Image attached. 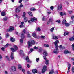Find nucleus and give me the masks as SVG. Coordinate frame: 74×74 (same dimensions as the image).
Returning a JSON list of instances; mask_svg holds the SVG:
<instances>
[{
    "mask_svg": "<svg viewBox=\"0 0 74 74\" xmlns=\"http://www.w3.org/2000/svg\"><path fill=\"white\" fill-rule=\"evenodd\" d=\"M69 34V32H65L64 34V36H66Z\"/></svg>",
    "mask_w": 74,
    "mask_h": 74,
    "instance_id": "32",
    "label": "nucleus"
},
{
    "mask_svg": "<svg viewBox=\"0 0 74 74\" xmlns=\"http://www.w3.org/2000/svg\"><path fill=\"white\" fill-rule=\"evenodd\" d=\"M58 10H62V5L61 4H60L58 7Z\"/></svg>",
    "mask_w": 74,
    "mask_h": 74,
    "instance_id": "6",
    "label": "nucleus"
},
{
    "mask_svg": "<svg viewBox=\"0 0 74 74\" xmlns=\"http://www.w3.org/2000/svg\"><path fill=\"white\" fill-rule=\"evenodd\" d=\"M36 30L38 31V32H40V31L41 30V29L40 28V27H36Z\"/></svg>",
    "mask_w": 74,
    "mask_h": 74,
    "instance_id": "13",
    "label": "nucleus"
},
{
    "mask_svg": "<svg viewBox=\"0 0 74 74\" xmlns=\"http://www.w3.org/2000/svg\"><path fill=\"white\" fill-rule=\"evenodd\" d=\"M32 44H31V43H30V42H28V48H30Z\"/></svg>",
    "mask_w": 74,
    "mask_h": 74,
    "instance_id": "17",
    "label": "nucleus"
},
{
    "mask_svg": "<svg viewBox=\"0 0 74 74\" xmlns=\"http://www.w3.org/2000/svg\"><path fill=\"white\" fill-rule=\"evenodd\" d=\"M18 69H19V70H21V69H22V66H21V65H18Z\"/></svg>",
    "mask_w": 74,
    "mask_h": 74,
    "instance_id": "28",
    "label": "nucleus"
},
{
    "mask_svg": "<svg viewBox=\"0 0 74 74\" xmlns=\"http://www.w3.org/2000/svg\"><path fill=\"white\" fill-rule=\"evenodd\" d=\"M11 70L13 72L16 71V67L14 66H12L11 67Z\"/></svg>",
    "mask_w": 74,
    "mask_h": 74,
    "instance_id": "7",
    "label": "nucleus"
},
{
    "mask_svg": "<svg viewBox=\"0 0 74 74\" xmlns=\"http://www.w3.org/2000/svg\"><path fill=\"white\" fill-rule=\"evenodd\" d=\"M35 10L36 9H35V8H31L30 9V10L31 11H35Z\"/></svg>",
    "mask_w": 74,
    "mask_h": 74,
    "instance_id": "34",
    "label": "nucleus"
},
{
    "mask_svg": "<svg viewBox=\"0 0 74 74\" xmlns=\"http://www.w3.org/2000/svg\"><path fill=\"white\" fill-rule=\"evenodd\" d=\"M45 18H46V17L45 16H44L42 19V21H44V19H45Z\"/></svg>",
    "mask_w": 74,
    "mask_h": 74,
    "instance_id": "59",
    "label": "nucleus"
},
{
    "mask_svg": "<svg viewBox=\"0 0 74 74\" xmlns=\"http://www.w3.org/2000/svg\"><path fill=\"white\" fill-rule=\"evenodd\" d=\"M28 14L31 16H33V14H32V12H28Z\"/></svg>",
    "mask_w": 74,
    "mask_h": 74,
    "instance_id": "26",
    "label": "nucleus"
},
{
    "mask_svg": "<svg viewBox=\"0 0 74 74\" xmlns=\"http://www.w3.org/2000/svg\"><path fill=\"white\" fill-rule=\"evenodd\" d=\"M41 38H42L43 39H44L45 38V36H43L42 35L41 36Z\"/></svg>",
    "mask_w": 74,
    "mask_h": 74,
    "instance_id": "42",
    "label": "nucleus"
},
{
    "mask_svg": "<svg viewBox=\"0 0 74 74\" xmlns=\"http://www.w3.org/2000/svg\"><path fill=\"white\" fill-rule=\"evenodd\" d=\"M23 18H24V21L25 22H26L27 21V18L25 17Z\"/></svg>",
    "mask_w": 74,
    "mask_h": 74,
    "instance_id": "30",
    "label": "nucleus"
},
{
    "mask_svg": "<svg viewBox=\"0 0 74 74\" xmlns=\"http://www.w3.org/2000/svg\"><path fill=\"white\" fill-rule=\"evenodd\" d=\"M5 57L6 58H7L8 60L9 61H10V58H8V56H6Z\"/></svg>",
    "mask_w": 74,
    "mask_h": 74,
    "instance_id": "47",
    "label": "nucleus"
},
{
    "mask_svg": "<svg viewBox=\"0 0 74 74\" xmlns=\"http://www.w3.org/2000/svg\"><path fill=\"white\" fill-rule=\"evenodd\" d=\"M20 42H21V43H23V39H21L20 40Z\"/></svg>",
    "mask_w": 74,
    "mask_h": 74,
    "instance_id": "46",
    "label": "nucleus"
},
{
    "mask_svg": "<svg viewBox=\"0 0 74 74\" xmlns=\"http://www.w3.org/2000/svg\"><path fill=\"white\" fill-rule=\"evenodd\" d=\"M72 71L73 73H74V67L72 68Z\"/></svg>",
    "mask_w": 74,
    "mask_h": 74,
    "instance_id": "48",
    "label": "nucleus"
},
{
    "mask_svg": "<svg viewBox=\"0 0 74 74\" xmlns=\"http://www.w3.org/2000/svg\"><path fill=\"white\" fill-rule=\"evenodd\" d=\"M5 12H1V15L2 16H5Z\"/></svg>",
    "mask_w": 74,
    "mask_h": 74,
    "instance_id": "24",
    "label": "nucleus"
},
{
    "mask_svg": "<svg viewBox=\"0 0 74 74\" xmlns=\"http://www.w3.org/2000/svg\"><path fill=\"white\" fill-rule=\"evenodd\" d=\"M10 40L12 42H14L15 41V38H11V39H10Z\"/></svg>",
    "mask_w": 74,
    "mask_h": 74,
    "instance_id": "21",
    "label": "nucleus"
},
{
    "mask_svg": "<svg viewBox=\"0 0 74 74\" xmlns=\"http://www.w3.org/2000/svg\"><path fill=\"white\" fill-rule=\"evenodd\" d=\"M45 61H45L46 64L47 65L48 64H49V60H46Z\"/></svg>",
    "mask_w": 74,
    "mask_h": 74,
    "instance_id": "27",
    "label": "nucleus"
},
{
    "mask_svg": "<svg viewBox=\"0 0 74 74\" xmlns=\"http://www.w3.org/2000/svg\"><path fill=\"white\" fill-rule=\"evenodd\" d=\"M54 28H55V27H53L52 28H51L50 30L51 32H53V31L54 30Z\"/></svg>",
    "mask_w": 74,
    "mask_h": 74,
    "instance_id": "39",
    "label": "nucleus"
},
{
    "mask_svg": "<svg viewBox=\"0 0 74 74\" xmlns=\"http://www.w3.org/2000/svg\"><path fill=\"white\" fill-rule=\"evenodd\" d=\"M56 22H58L59 23H60V20H57L56 21Z\"/></svg>",
    "mask_w": 74,
    "mask_h": 74,
    "instance_id": "49",
    "label": "nucleus"
},
{
    "mask_svg": "<svg viewBox=\"0 0 74 74\" xmlns=\"http://www.w3.org/2000/svg\"><path fill=\"white\" fill-rule=\"evenodd\" d=\"M9 37V34L8 33H7L6 34V38H8Z\"/></svg>",
    "mask_w": 74,
    "mask_h": 74,
    "instance_id": "35",
    "label": "nucleus"
},
{
    "mask_svg": "<svg viewBox=\"0 0 74 74\" xmlns=\"http://www.w3.org/2000/svg\"><path fill=\"white\" fill-rule=\"evenodd\" d=\"M72 46V49L73 51H74V44H73Z\"/></svg>",
    "mask_w": 74,
    "mask_h": 74,
    "instance_id": "40",
    "label": "nucleus"
},
{
    "mask_svg": "<svg viewBox=\"0 0 74 74\" xmlns=\"http://www.w3.org/2000/svg\"><path fill=\"white\" fill-rule=\"evenodd\" d=\"M8 45H9V44L8 43H7L6 45L5 46V47L6 48V47H7L8 46Z\"/></svg>",
    "mask_w": 74,
    "mask_h": 74,
    "instance_id": "54",
    "label": "nucleus"
},
{
    "mask_svg": "<svg viewBox=\"0 0 74 74\" xmlns=\"http://www.w3.org/2000/svg\"><path fill=\"white\" fill-rule=\"evenodd\" d=\"M33 51H34V49L33 48H31L30 49V51L31 52H33Z\"/></svg>",
    "mask_w": 74,
    "mask_h": 74,
    "instance_id": "53",
    "label": "nucleus"
},
{
    "mask_svg": "<svg viewBox=\"0 0 74 74\" xmlns=\"http://www.w3.org/2000/svg\"><path fill=\"white\" fill-rule=\"evenodd\" d=\"M67 23V21L65 19H64L62 21V25H64L66 24V23Z\"/></svg>",
    "mask_w": 74,
    "mask_h": 74,
    "instance_id": "12",
    "label": "nucleus"
},
{
    "mask_svg": "<svg viewBox=\"0 0 74 74\" xmlns=\"http://www.w3.org/2000/svg\"><path fill=\"white\" fill-rule=\"evenodd\" d=\"M32 72L34 73V74H35L37 73V71L36 69H33L32 71Z\"/></svg>",
    "mask_w": 74,
    "mask_h": 74,
    "instance_id": "16",
    "label": "nucleus"
},
{
    "mask_svg": "<svg viewBox=\"0 0 74 74\" xmlns=\"http://www.w3.org/2000/svg\"><path fill=\"white\" fill-rule=\"evenodd\" d=\"M14 30V27L12 26H10V29H8L7 30L8 32H12Z\"/></svg>",
    "mask_w": 74,
    "mask_h": 74,
    "instance_id": "5",
    "label": "nucleus"
},
{
    "mask_svg": "<svg viewBox=\"0 0 74 74\" xmlns=\"http://www.w3.org/2000/svg\"><path fill=\"white\" fill-rule=\"evenodd\" d=\"M43 54L45 56H47L48 55V53H47V52L46 51H45L44 52Z\"/></svg>",
    "mask_w": 74,
    "mask_h": 74,
    "instance_id": "25",
    "label": "nucleus"
},
{
    "mask_svg": "<svg viewBox=\"0 0 74 74\" xmlns=\"http://www.w3.org/2000/svg\"><path fill=\"white\" fill-rule=\"evenodd\" d=\"M26 60H27L28 63H29V62H30V59H29V58L28 56H27V57Z\"/></svg>",
    "mask_w": 74,
    "mask_h": 74,
    "instance_id": "15",
    "label": "nucleus"
},
{
    "mask_svg": "<svg viewBox=\"0 0 74 74\" xmlns=\"http://www.w3.org/2000/svg\"><path fill=\"white\" fill-rule=\"evenodd\" d=\"M23 1V0H20L19 1L18 3H20V4H21V3H22V2Z\"/></svg>",
    "mask_w": 74,
    "mask_h": 74,
    "instance_id": "43",
    "label": "nucleus"
},
{
    "mask_svg": "<svg viewBox=\"0 0 74 74\" xmlns=\"http://www.w3.org/2000/svg\"><path fill=\"white\" fill-rule=\"evenodd\" d=\"M69 14H72V13H73V11H69Z\"/></svg>",
    "mask_w": 74,
    "mask_h": 74,
    "instance_id": "57",
    "label": "nucleus"
},
{
    "mask_svg": "<svg viewBox=\"0 0 74 74\" xmlns=\"http://www.w3.org/2000/svg\"><path fill=\"white\" fill-rule=\"evenodd\" d=\"M68 66L69 67H68V71H67V73L68 74H69V73H70V68L71 66V64H68Z\"/></svg>",
    "mask_w": 74,
    "mask_h": 74,
    "instance_id": "8",
    "label": "nucleus"
},
{
    "mask_svg": "<svg viewBox=\"0 0 74 74\" xmlns=\"http://www.w3.org/2000/svg\"><path fill=\"white\" fill-rule=\"evenodd\" d=\"M52 19L50 18L49 19V21L47 22V24L49 25V23H50V22H52Z\"/></svg>",
    "mask_w": 74,
    "mask_h": 74,
    "instance_id": "18",
    "label": "nucleus"
},
{
    "mask_svg": "<svg viewBox=\"0 0 74 74\" xmlns=\"http://www.w3.org/2000/svg\"><path fill=\"white\" fill-rule=\"evenodd\" d=\"M54 7L53 6L50 7V9L51 10H53Z\"/></svg>",
    "mask_w": 74,
    "mask_h": 74,
    "instance_id": "50",
    "label": "nucleus"
},
{
    "mask_svg": "<svg viewBox=\"0 0 74 74\" xmlns=\"http://www.w3.org/2000/svg\"><path fill=\"white\" fill-rule=\"evenodd\" d=\"M21 36L22 38H25V35H24V34L23 33H22L21 34Z\"/></svg>",
    "mask_w": 74,
    "mask_h": 74,
    "instance_id": "22",
    "label": "nucleus"
},
{
    "mask_svg": "<svg viewBox=\"0 0 74 74\" xmlns=\"http://www.w3.org/2000/svg\"><path fill=\"white\" fill-rule=\"evenodd\" d=\"M36 60L37 62H38L39 61V58H37Z\"/></svg>",
    "mask_w": 74,
    "mask_h": 74,
    "instance_id": "52",
    "label": "nucleus"
},
{
    "mask_svg": "<svg viewBox=\"0 0 74 74\" xmlns=\"http://www.w3.org/2000/svg\"><path fill=\"white\" fill-rule=\"evenodd\" d=\"M71 52L68 51V50H65L64 51V54H67V53H70Z\"/></svg>",
    "mask_w": 74,
    "mask_h": 74,
    "instance_id": "11",
    "label": "nucleus"
},
{
    "mask_svg": "<svg viewBox=\"0 0 74 74\" xmlns=\"http://www.w3.org/2000/svg\"><path fill=\"white\" fill-rule=\"evenodd\" d=\"M52 36L53 38L54 39V40H58V37L57 36H56L55 35L53 34Z\"/></svg>",
    "mask_w": 74,
    "mask_h": 74,
    "instance_id": "10",
    "label": "nucleus"
},
{
    "mask_svg": "<svg viewBox=\"0 0 74 74\" xmlns=\"http://www.w3.org/2000/svg\"><path fill=\"white\" fill-rule=\"evenodd\" d=\"M45 60H47V58L45 56H43Z\"/></svg>",
    "mask_w": 74,
    "mask_h": 74,
    "instance_id": "55",
    "label": "nucleus"
},
{
    "mask_svg": "<svg viewBox=\"0 0 74 74\" xmlns=\"http://www.w3.org/2000/svg\"><path fill=\"white\" fill-rule=\"evenodd\" d=\"M60 14L61 16H63L64 15L63 13L62 12L60 13Z\"/></svg>",
    "mask_w": 74,
    "mask_h": 74,
    "instance_id": "51",
    "label": "nucleus"
},
{
    "mask_svg": "<svg viewBox=\"0 0 74 74\" xmlns=\"http://www.w3.org/2000/svg\"><path fill=\"white\" fill-rule=\"evenodd\" d=\"M19 27H20V28H22L23 27H25V26L23 25H20L19 26Z\"/></svg>",
    "mask_w": 74,
    "mask_h": 74,
    "instance_id": "36",
    "label": "nucleus"
},
{
    "mask_svg": "<svg viewBox=\"0 0 74 74\" xmlns=\"http://www.w3.org/2000/svg\"><path fill=\"white\" fill-rule=\"evenodd\" d=\"M65 25V26L68 27L70 26V24L68 23H66L65 24H64Z\"/></svg>",
    "mask_w": 74,
    "mask_h": 74,
    "instance_id": "29",
    "label": "nucleus"
},
{
    "mask_svg": "<svg viewBox=\"0 0 74 74\" xmlns=\"http://www.w3.org/2000/svg\"><path fill=\"white\" fill-rule=\"evenodd\" d=\"M47 71V66L45 65L44 66L43 69L42 70V73H44L45 71Z\"/></svg>",
    "mask_w": 74,
    "mask_h": 74,
    "instance_id": "4",
    "label": "nucleus"
},
{
    "mask_svg": "<svg viewBox=\"0 0 74 74\" xmlns=\"http://www.w3.org/2000/svg\"><path fill=\"white\" fill-rule=\"evenodd\" d=\"M26 14V13H25V12H23V16H22L23 18H26V17H25Z\"/></svg>",
    "mask_w": 74,
    "mask_h": 74,
    "instance_id": "20",
    "label": "nucleus"
},
{
    "mask_svg": "<svg viewBox=\"0 0 74 74\" xmlns=\"http://www.w3.org/2000/svg\"><path fill=\"white\" fill-rule=\"evenodd\" d=\"M25 69H22V72H23V73H25Z\"/></svg>",
    "mask_w": 74,
    "mask_h": 74,
    "instance_id": "60",
    "label": "nucleus"
},
{
    "mask_svg": "<svg viewBox=\"0 0 74 74\" xmlns=\"http://www.w3.org/2000/svg\"><path fill=\"white\" fill-rule=\"evenodd\" d=\"M71 18L72 19H74V16H71Z\"/></svg>",
    "mask_w": 74,
    "mask_h": 74,
    "instance_id": "61",
    "label": "nucleus"
},
{
    "mask_svg": "<svg viewBox=\"0 0 74 74\" xmlns=\"http://www.w3.org/2000/svg\"><path fill=\"white\" fill-rule=\"evenodd\" d=\"M14 47L15 48V49H16V50L18 49V47H17V46H16L14 45Z\"/></svg>",
    "mask_w": 74,
    "mask_h": 74,
    "instance_id": "38",
    "label": "nucleus"
},
{
    "mask_svg": "<svg viewBox=\"0 0 74 74\" xmlns=\"http://www.w3.org/2000/svg\"><path fill=\"white\" fill-rule=\"evenodd\" d=\"M44 46L45 47H49V45L47 44H44Z\"/></svg>",
    "mask_w": 74,
    "mask_h": 74,
    "instance_id": "33",
    "label": "nucleus"
},
{
    "mask_svg": "<svg viewBox=\"0 0 74 74\" xmlns=\"http://www.w3.org/2000/svg\"><path fill=\"white\" fill-rule=\"evenodd\" d=\"M31 44H35V41H34V40H32L31 42Z\"/></svg>",
    "mask_w": 74,
    "mask_h": 74,
    "instance_id": "31",
    "label": "nucleus"
},
{
    "mask_svg": "<svg viewBox=\"0 0 74 74\" xmlns=\"http://www.w3.org/2000/svg\"><path fill=\"white\" fill-rule=\"evenodd\" d=\"M15 16H16V18H19V16H18V15H17V14H15Z\"/></svg>",
    "mask_w": 74,
    "mask_h": 74,
    "instance_id": "45",
    "label": "nucleus"
},
{
    "mask_svg": "<svg viewBox=\"0 0 74 74\" xmlns=\"http://www.w3.org/2000/svg\"><path fill=\"white\" fill-rule=\"evenodd\" d=\"M5 74H8V72H7V71H5Z\"/></svg>",
    "mask_w": 74,
    "mask_h": 74,
    "instance_id": "63",
    "label": "nucleus"
},
{
    "mask_svg": "<svg viewBox=\"0 0 74 74\" xmlns=\"http://www.w3.org/2000/svg\"><path fill=\"white\" fill-rule=\"evenodd\" d=\"M21 9H20L19 7H17L16 9V12L18 13L20 12Z\"/></svg>",
    "mask_w": 74,
    "mask_h": 74,
    "instance_id": "9",
    "label": "nucleus"
},
{
    "mask_svg": "<svg viewBox=\"0 0 74 74\" xmlns=\"http://www.w3.org/2000/svg\"><path fill=\"white\" fill-rule=\"evenodd\" d=\"M27 66L28 68H29L30 67V65L29 64H27Z\"/></svg>",
    "mask_w": 74,
    "mask_h": 74,
    "instance_id": "62",
    "label": "nucleus"
},
{
    "mask_svg": "<svg viewBox=\"0 0 74 74\" xmlns=\"http://www.w3.org/2000/svg\"><path fill=\"white\" fill-rule=\"evenodd\" d=\"M34 21H37V18L35 17L32 18H31V20H29L28 22L29 24H32L33 22Z\"/></svg>",
    "mask_w": 74,
    "mask_h": 74,
    "instance_id": "3",
    "label": "nucleus"
},
{
    "mask_svg": "<svg viewBox=\"0 0 74 74\" xmlns=\"http://www.w3.org/2000/svg\"><path fill=\"white\" fill-rule=\"evenodd\" d=\"M33 48L35 49H38V47L36 46H34Z\"/></svg>",
    "mask_w": 74,
    "mask_h": 74,
    "instance_id": "41",
    "label": "nucleus"
},
{
    "mask_svg": "<svg viewBox=\"0 0 74 74\" xmlns=\"http://www.w3.org/2000/svg\"><path fill=\"white\" fill-rule=\"evenodd\" d=\"M55 45H56V49H54L53 51V53H59V50L58 48V44L59 43V40H56L55 42H53Z\"/></svg>",
    "mask_w": 74,
    "mask_h": 74,
    "instance_id": "1",
    "label": "nucleus"
},
{
    "mask_svg": "<svg viewBox=\"0 0 74 74\" xmlns=\"http://www.w3.org/2000/svg\"><path fill=\"white\" fill-rule=\"evenodd\" d=\"M1 49H2V51H4V48L2 47L1 48Z\"/></svg>",
    "mask_w": 74,
    "mask_h": 74,
    "instance_id": "64",
    "label": "nucleus"
},
{
    "mask_svg": "<svg viewBox=\"0 0 74 74\" xmlns=\"http://www.w3.org/2000/svg\"><path fill=\"white\" fill-rule=\"evenodd\" d=\"M10 49L12 51V52L11 53L10 58H11V59L13 60V59H14V52H15L16 50L15 49L13 48H11Z\"/></svg>",
    "mask_w": 74,
    "mask_h": 74,
    "instance_id": "2",
    "label": "nucleus"
},
{
    "mask_svg": "<svg viewBox=\"0 0 74 74\" xmlns=\"http://www.w3.org/2000/svg\"><path fill=\"white\" fill-rule=\"evenodd\" d=\"M60 48H62V45H60L59 46Z\"/></svg>",
    "mask_w": 74,
    "mask_h": 74,
    "instance_id": "58",
    "label": "nucleus"
},
{
    "mask_svg": "<svg viewBox=\"0 0 74 74\" xmlns=\"http://www.w3.org/2000/svg\"><path fill=\"white\" fill-rule=\"evenodd\" d=\"M23 7V5H22V4L21 3L20 5V6L18 7H19V8L21 9V7Z\"/></svg>",
    "mask_w": 74,
    "mask_h": 74,
    "instance_id": "37",
    "label": "nucleus"
},
{
    "mask_svg": "<svg viewBox=\"0 0 74 74\" xmlns=\"http://www.w3.org/2000/svg\"><path fill=\"white\" fill-rule=\"evenodd\" d=\"M8 19V18L7 17H5L3 18V19L4 20V21H7Z\"/></svg>",
    "mask_w": 74,
    "mask_h": 74,
    "instance_id": "44",
    "label": "nucleus"
},
{
    "mask_svg": "<svg viewBox=\"0 0 74 74\" xmlns=\"http://www.w3.org/2000/svg\"><path fill=\"white\" fill-rule=\"evenodd\" d=\"M32 36L33 37H35V38H37V36H36V34L34 32L32 33Z\"/></svg>",
    "mask_w": 74,
    "mask_h": 74,
    "instance_id": "19",
    "label": "nucleus"
},
{
    "mask_svg": "<svg viewBox=\"0 0 74 74\" xmlns=\"http://www.w3.org/2000/svg\"><path fill=\"white\" fill-rule=\"evenodd\" d=\"M53 73H54V70L52 69L50 71L49 74H52Z\"/></svg>",
    "mask_w": 74,
    "mask_h": 74,
    "instance_id": "23",
    "label": "nucleus"
},
{
    "mask_svg": "<svg viewBox=\"0 0 74 74\" xmlns=\"http://www.w3.org/2000/svg\"><path fill=\"white\" fill-rule=\"evenodd\" d=\"M23 32L24 33H26V30L25 29H23Z\"/></svg>",
    "mask_w": 74,
    "mask_h": 74,
    "instance_id": "56",
    "label": "nucleus"
},
{
    "mask_svg": "<svg viewBox=\"0 0 74 74\" xmlns=\"http://www.w3.org/2000/svg\"><path fill=\"white\" fill-rule=\"evenodd\" d=\"M20 54L21 55H24V53H23V50H21L20 51Z\"/></svg>",
    "mask_w": 74,
    "mask_h": 74,
    "instance_id": "14",
    "label": "nucleus"
}]
</instances>
